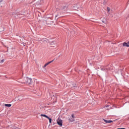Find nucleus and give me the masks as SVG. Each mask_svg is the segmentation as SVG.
Segmentation results:
<instances>
[{"label":"nucleus","mask_w":129,"mask_h":129,"mask_svg":"<svg viewBox=\"0 0 129 129\" xmlns=\"http://www.w3.org/2000/svg\"><path fill=\"white\" fill-rule=\"evenodd\" d=\"M32 82H33L32 79L29 78H25L24 79V82H22V83H26V84L30 85L32 84Z\"/></svg>","instance_id":"f257e3e1"},{"label":"nucleus","mask_w":129,"mask_h":129,"mask_svg":"<svg viewBox=\"0 0 129 129\" xmlns=\"http://www.w3.org/2000/svg\"><path fill=\"white\" fill-rule=\"evenodd\" d=\"M57 123L59 126H62L63 125V121L59 118L57 120Z\"/></svg>","instance_id":"f03ea898"},{"label":"nucleus","mask_w":129,"mask_h":129,"mask_svg":"<svg viewBox=\"0 0 129 129\" xmlns=\"http://www.w3.org/2000/svg\"><path fill=\"white\" fill-rule=\"evenodd\" d=\"M123 47H129V41L128 42H124L123 43Z\"/></svg>","instance_id":"7ed1b4c3"},{"label":"nucleus","mask_w":129,"mask_h":129,"mask_svg":"<svg viewBox=\"0 0 129 129\" xmlns=\"http://www.w3.org/2000/svg\"><path fill=\"white\" fill-rule=\"evenodd\" d=\"M53 61H54V60H51V61H49V62H48L47 63H45V64H44V67L45 68V67H46V66H48V65L49 64H50V63H52V62H53Z\"/></svg>","instance_id":"20e7f679"},{"label":"nucleus","mask_w":129,"mask_h":129,"mask_svg":"<svg viewBox=\"0 0 129 129\" xmlns=\"http://www.w3.org/2000/svg\"><path fill=\"white\" fill-rule=\"evenodd\" d=\"M66 9H67V7L65 6H63L61 7L60 10H61V11H65Z\"/></svg>","instance_id":"39448f33"},{"label":"nucleus","mask_w":129,"mask_h":129,"mask_svg":"<svg viewBox=\"0 0 129 129\" xmlns=\"http://www.w3.org/2000/svg\"><path fill=\"white\" fill-rule=\"evenodd\" d=\"M41 41H43V43H47V42H48V39L46 38H44Z\"/></svg>","instance_id":"423d86ee"},{"label":"nucleus","mask_w":129,"mask_h":129,"mask_svg":"<svg viewBox=\"0 0 129 129\" xmlns=\"http://www.w3.org/2000/svg\"><path fill=\"white\" fill-rule=\"evenodd\" d=\"M5 106H7V107H11L12 106V104H5Z\"/></svg>","instance_id":"0eeeda50"},{"label":"nucleus","mask_w":129,"mask_h":129,"mask_svg":"<svg viewBox=\"0 0 129 129\" xmlns=\"http://www.w3.org/2000/svg\"><path fill=\"white\" fill-rule=\"evenodd\" d=\"M41 116H44V117H46V118H47V117H48L47 115L46 114H41L40 115Z\"/></svg>","instance_id":"6e6552de"},{"label":"nucleus","mask_w":129,"mask_h":129,"mask_svg":"<svg viewBox=\"0 0 129 129\" xmlns=\"http://www.w3.org/2000/svg\"><path fill=\"white\" fill-rule=\"evenodd\" d=\"M47 118L48 119H49V123H51V122H52V118L49 117V116L47 117Z\"/></svg>","instance_id":"1a4fd4ad"},{"label":"nucleus","mask_w":129,"mask_h":129,"mask_svg":"<svg viewBox=\"0 0 129 129\" xmlns=\"http://www.w3.org/2000/svg\"><path fill=\"white\" fill-rule=\"evenodd\" d=\"M69 120H70L71 121V122H73V121H74L75 120V119L71 118V119H69Z\"/></svg>","instance_id":"9d476101"},{"label":"nucleus","mask_w":129,"mask_h":129,"mask_svg":"<svg viewBox=\"0 0 129 129\" xmlns=\"http://www.w3.org/2000/svg\"><path fill=\"white\" fill-rule=\"evenodd\" d=\"M107 11L108 13H109V12H110V8H109V7H107Z\"/></svg>","instance_id":"9b49d317"},{"label":"nucleus","mask_w":129,"mask_h":129,"mask_svg":"<svg viewBox=\"0 0 129 129\" xmlns=\"http://www.w3.org/2000/svg\"><path fill=\"white\" fill-rule=\"evenodd\" d=\"M4 62H5V59H2L0 60V63H4Z\"/></svg>","instance_id":"f8f14e48"},{"label":"nucleus","mask_w":129,"mask_h":129,"mask_svg":"<svg viewBox=\"0 0 129 129\" xmlns=\"http://www.w3.org/2000/svg\"><path fill=\"white\" fill-rule=\"evenodd\" d=\"M104 121H105V122H106V123H108V120L104 119Z\"/></svg>","instance_id":"ddd939ff"},{"label":"nucleus","mask_w":129,"mask_h":129,"mask_svg":"<svg viewBox=\"0 0 129 129\" xmlns=\"http://www.w3.org/2000/svg\"><path fill=\"white\" fill-rule=\"evenodd\" d=\"M110 122H112V121L111 120H108V123H110Z\"/></svg>","instance_id":"4468645a"},{"label":"nucleus","mask_w":129,"mask_h":129,"mask_svg":"<svg viewBox=\"0 0 129 129\" xmlns=\"http://www.w3.org/2000/svg\"><path fill=\"white\" fill-rule=\"evenodd\" d=\"M73 33H74V31H72L71 35H72V36H74L75 35L74 34H73Z\"/></svg>","instance_id":"2eb2a0df"},{"label":"nucleus","mask_w":129,"mask_h":129,"mask_svg":"<svg viewBox=\"0 0 129 129\" xmlns=\"http://www.w3.org/2000/svg\"><path fill=\"white\" fill-rule=\"evenodd\" d=\"M72 117H73V118H74V117H75V116H74V114H72Z\"/></svg>","instance_id":"dca6fc26"},{"label":"nucleus","mask_w":129,"mask_h":129,"mask_svg":"<svg viewBox=\"0 0 129 129\" xmlns=\"http://www.w3.org/2000/svg\"><path fill=\"white\" fill-rule=\"evenodd\" d=\"M101 70H102V71L104 70V69H101Z\"/></svg>","instance_id":"f3484780"},{"label":"nucleus","mask_w":129,"mask_h":129,"mask_svg":"<svg viewBox=\"0 0 129 129\" xmlns=\"http://www.w3.org/2000/svg\"><path fill=\"white\" fill-rule=\"evenodd\" d=\"M3 1H4V0H1V3H2V2H3Z\"/></svg>","instance_id":"a211bd4d"},{"label":"nucleus","mask_w":129,"mask_h":129,"mask_svg":"<svg viewBox=\"0 0 129 129\" xmlns=\"http://www.w3.org/2000/svg\"><path fill=\"white\" fill-rule=\"evenodd\" d=\"M55 17H56V18H57V17H58V15H56Z\"/></svg>","instance_id":"6ab92c4d"},{"label":"nucleus","mask_w":129,"mask_h":129,"mask_svg":"<svg viewBox=\"0 0 129 129\" xmlns=\"http://www.w3.org/2000/svg\"><path fill=\"white\" fill-rule=\"evenodd\" d=\"M107 107H108V106H107Z\"/></svg>","instance_id":"aec40b11"}]
</instances>
